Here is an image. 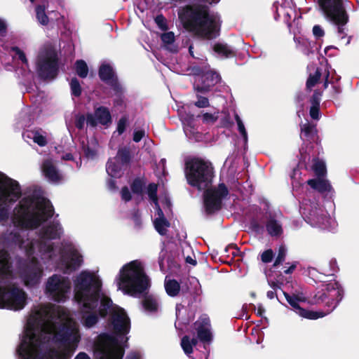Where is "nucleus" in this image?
<instances>
[{
    "label": "nucleus",
    "instance_id": "f257e3e1",
    "mask_svg": "<svg viewBox=\"0 0 359 359\" xmlns=\"http://www.w3.org/2000/svg\"><path fill=\"white\" fill-rule=\"evenodd\" d=\"M79 340L78 325L65 309L41 305L27 320L18 353L21 359H67Z\"/></svg>",
    "mask_w": 359,
    "mask_h": 359
},
{
    "label": "nucleus",
    "instance_id": "f03ea898",
    "mask_svg": "<svg viewBox=\"0 0 359 359\" xmlns=\"http://www.w3.org/2000/svg\"><path fill=\"white\" fill-rule=\"evenodd\" d=\"M75 299L81 306L83 323L90 327L97 321V313H111V334L99 335L95 345L97 359H122L123 345L130 328V321L123 309L113 306L111 299L101 291V280L93 272L83 271L75 282Z\"/></svg>",
    "mask_w": 359,
    "mask_h": 359
},
{
    "label": "nucleus",
    "instance_id": "7ed1b4c3",
    "mask_svg": "<svg viewBox=\"0 0 359 359\" xmlns=\"http://www.w3.org/2000/svg\"><path fill=\"white\" fill-rule=\"evenodd\" d=\"M178 18L189 32L205 39H212L219 34L215 18L208 6L201 4H187L179 8Z\"/></svg>",
    "mask_w": 359,
    "mask_h": 359
},
{
    "label": "nucleus",
    "instance_id": "20e7f679",
    "mask_svg": "<svg viewBox=\"0 0 359 359\" xmlns=\"http://www.w3.org/2000/svg\"><path fill=\"white\" fill-rule=\"evenodd\" d=\"M15 211L13 222L22 229H37L54 215L50 201L35 195L24 197Z\"/></svg>",
    "mask_w": 359,
    "mask_h": 359
},
{
    "label": "nucleus",
    "instance_id": "39448f33",
    "mask_svg": "<svg viewBox=\"0 0 359 359\" xmlns=\"http://www.w3.org/2000/svg\"><path fill=\"white\" fill-rule=\"evenodd\" d=\"M185 177L187 183L202 191L211 187L214 177V168L208 161L193 157L185 161Z\"/></svg>",
    "mask_w": 359,
    "mask_h": 359
},
{
    "label": "nucleus",
    "instance_id": "423d86ee",
    "mask_svg": "<svg viewBox=\"0 0 359 359\" xmlns=\"http://www.w3.org/2000/svg\"><path fill=\"white\" fill-rule=\"evenodd\" d=\"M116 282L119 290L133 297H139L151 285L149 277L143 271H121Z\"/></svg>",
    "mask_w": 359,
    "mask_h": 359
},
{
    "label": "nucleus",
    "instance_id": "0eeeda50",
    "mask_svg": "<svg viewBox=\"0 0 359 359\" xmlns=\"http://www.w3.org/2000/svg\"><path fill=\"white\" fill-rule=\"evenodd\" d=\"M331 285L332 289H330L328 287L327 294L325 295L330 299L327 303L329 304V306H332V309L327 311L326 312H323L321 311H313L305 310L300 307L299 305V302L304 301V299H302L294 296H290L287 293H284V295L287 302L294 308L297 314L305 318L316 320L319 318H323L327 313H330L337 306V305L339 304V302L341 300L343 297L344 291L342 288L336 282L332 283Z\"/></svg>",
    "mask_w": 359,
    "mask_h": 359
},
{
    "label": "nucleus",
    "instance_id": "6e6552de",
    "mask_svg": "<svg viewBox=\"0 0 359 359\" xmlns=\"http://www.w3.org/2000/svg\"><path fill=\"white\" fill-rule=\"evenodd\" d=\"M22 196L19 182L0 172V222L9 217L8 203L16 202Z\"/></svg>",
    "mask_w": 359,
    "mask_h": 359
},
{
    "label": "nucleus",
    "instance_id": "1a4fd4ad",
    "mask_svg": "<svg viewBox=\"0 0 359 359\" xmlns=\"http://www.w3.org/2000/svg\"><path fill=\"white\" fill-rule=\"evenodd\" d=\"M11 271H0V284L6 283L11 278ZM27 303V294L15 287H0V308L20 310Z\"/></svg>",
    "mask_w": 359,
    "mask_h": 359
},
{
    "label": "nucleus",
    "instance_id": "9d476101",
    "mask_svg": "<svg viewBox=\"0 0 359 359\" xmlns=\"http://www.w3.org/2000/svg\"><path fill=\"white\" fill-rule=\"evenodd\" d=\"M59 58L55 50L47 49L38 55L36 71L41 80L55 79L59 74Z\"/></svg>",
    "mask_w": 359,
    "mask_h": 359
},
{
    "label": "nucleus",
    "instance_id": "9b49d317",
    "mask_svg": "<svg viewBox=\"0 0 359 359\" xmlns=\"http://www.w3.org/2000/svg\"><path fill=\"white\" fill-rule=\"evenodd\" d=\"M203 193V204L205 212L211 215L220 210L222 206V200L229 195V189L224 183L218 184L217 188H206Z\"/></svg>",
    "mask_w": 359,
    "mask_h": 359
},
{
    "label": "nucleus",
    "instance_id": "f8f14e48",
    "mask_svg": "<svg viewBox=\"0 0 359 359\" xmlns=\"http://www.w3.org/2000/svg\"><path fill=\"white\" fill-rule=\"evenodd\" d=\"M318 4L330 20H335L339 23L346 20L348 14L343 0H318Z\"/></svg>",
    "mask_w": 359,
    "mask_h": 359
},
{
    "label": "nucleus",
    "instance_id": "ddd939ff",
    "mask_svg": "<svg viewBox=\"0 0 359 359\" xmlns=\"http://www.w3.org/2000/svg\"><path fill=\"white\" fill-rule=\"evenodd\" d=\"M69 283L65 278L54 275L48 278L46 286V294L55 301H64L69 290Z\"/></svg>",
    "mask_w": 359,
    "mask_h": 359
},
{
    "label": "nucleus",
    "instance_id": "4468645a",
    "mask_svg": "<svg viewBox=\"0 0 359 359\" xmlns=\"http://www.w3.org/2000/svg\"><path fill=\"white\" fill-rule=\"evenodd\" d=\"M100 79L109 86L116 94H122L123 88L113 67L108 63L102 64L98 69Z\"/></svg>",
    "mask_w": 359,
    "mask_h": 359
},
{
    "label": "nucleus",
    "instance_id": "2eb2a0df",
    "mask_svg": "<svg viewBox=\"0 0 359 359\" xmlns=\"http://www.w3.org/2000/svg\"><path fill=\"white\" fill-rule=\"evenodd\" d=\"M60 257L62 261L66 264L65 269H77L83 263L82 255L72 245H67L62 249Z\"/></svg>",
    "mask_w": 359,
    "mask_h": 359
},
{
    "label": "nucleus",
    "instance_id": "dca6fc26",
    "mask_svg": "<svg viewBox=\"0 0 359 359\" xmlns=\"http://www.w3.org/2000/svg\"><path fill=\"white\" fill-rule=\"evenodd\" d=\"M5 243L11 247H18L24 250L27 256H32L34 253V246L32 241L27 243L20 232L13 231L6 233L4 236Z\"/></svg>",
    "mask_w": 359,
    "mask_h": 359
},
{
    "label": "nucleus",
    "instance_id": "f3484780",
    "mask_svg": "<svg viewBox=\"0 0 359 359\" xmlns=\"http://www.w3.org/2000/svg\"><path fill=\"white\" fill-rule=\"evenodd\" d=\"M221 80L220 75L215 71H208L203 74L198 81L194 85L195 91L205 93L211 90Z\"/></svg>",
    "mask_w": 359,
    "mask_h": 359
},
{
    "label": "nucleus",
    "instance_id": "a211bd4d",
    "mask_svg": "<svg viewBox=\"0 0 359 359\" xmlns=\"http://www.w3.org/2000/svg\"><path fill=\"white\" fill-rule=\"evenodd\" d=\"M86 123L91 127H96L97 123L107 126L111 123V115L107 107L100 106L95 109L94 114H86Z\"/></svg>",
    "mask_w": 359,
    "mask_h": 359
},
{
    "label": "nucleus",
    "instance_id": "6ab92c4d",
    "mask_svg": "<svg viewBox=\"0 0 359 359\" xmlns=\"http://www.w3.org/2000/svg\"><path fill=\"white\" fill-rule=\"evenodd\" d=\"M62 233V229L58 222H52L43 226L39 231L40 238L42 240L60 239Z\"/></svg>",
    "mask_w": 359,
    "mask_h": 359
},
{
    "label": "nucleus",
    "instance_id": "aec40b11",
    "mask_svg": "<svg viewBox=\"0 0 359 359\" xmlns=\"http://www.w3.org/2000/svg\"><path fill=\"white\" fill-rule=\"evenodd\" d=\"M195 329L201 341H210L212 339L210 324L209 318L206 316H201L195 323Z\"/></svg>",
    "mask_w": 359,
    "mask_h": 359
},
{
    "label": "nucleus",
    "instance_id": "412c9836",
    "mask_svg": "<svg viewBox=\"0 0 359 359\" xmlns=\"http://www.w3.org/2000/svg\"><path fill=\"white\" fill-rule=\"evenodd\" d=\"M42 170L45 177L51 182H57L62 180V176L51 160L47 159L43 161Z\"/></svg>",
    "mask_w": 359,
    "mask_h": 359
},
{
    "label": "nucleus",
    "instance_id": "4be33fe9",
    "mask_svg": "<svg viewBox=\"0 0 359 359\" xmlns=\"http://www.w3.org/2000/svg\"><path fill=\"white\" fill-rule=\"evenodd\" d=\"M20 274L25 285L29 287L35 286L41 281V271H22Z\"/></svg>",
    "mask_w": 359,
    "mask_h": 359
},
{
    "label": "nucleus",
    "instance_id": "5701e85b",
    "mask_svg": "<svg viewBox=\"0 0 359 359\" xmlns=\"http://www.w3.org/2000/svg\"><path fill=\"white\" fill-rule=\"evenodd\" d=\"M307 184L314 190L319 193L329 192L332 189V186L329 181L323 178L311 179L307 181Z\"/></svg>",
    "mask_w": 359,
    "mask_h": 359
},
{
    "label": "nucleus",
    "instance_id": "b1692460",
    "mask_svg": "<svg viewBox=\"0 0 359 359\" xmlns=\"http://www.w3.org/2000/svg\"><path fill=\"white\" fill-rule=\"evenodd\" d=\"M266 229L272 237H280L283 233L282 225L274 218L268 219L266 223Z\"/></svg>",
    "mask_w": 359,
    "mask_h": 359
},
{
    "label": "nucleus",
    "instance_id": "393cba45",
    "mask_svg": "<svg viewBox=\"0 0 359 359\" xmlns=\"http://www.w3.org/2000/svg\"><path fill=\"white\" fill-rule=\"evenodd\" d=\"M214 51L218 55L229 58L233 57L236 55V51L230 48L227 44L217 43L213 47Z\"/></svg>",
    "mask_w": 359,
    "mask_h": 359
},
{
    "label": "nucleus",
    "instance_id": "a878e982",
    "mask_svg": "<svg viewBox=\"0 0 359 359\" xmlns=\"http://www.w3.org/2000/svg\"><path fill=\"white\" fill-rule=\"evenodd\" d=\"M312 170L317 177L323 178L327 174V169L325 162L319 158L313 159Z\"/></svg>",
    "mask_w": 359,
    "mask_h": 359
},
{
    "label": "nucleus",
    "instance_id": "bb28decb",
    "mask_svg": "<svg viewBox=\"0 0 359 359\" xmlns=\"http://www.w3.org/2000/svg\"><path fill=\"white\" fill-rule=\"evenodd\" d=\"M146 185V180L144 177H135L130 184L131 191L138 196H142Z\"/></svg>",
    "mask_w": 359,
    "mask_h": 359
},
{
    "label": "nucleus",
    "instance_id": "cd10ccee",
    "mask_svg": "<svg viewBox=\"0 0 359 359\" xmlns=\"http://www.w3.org/2000/svg\"><path fill=\"white\" fill-rule=\"evenodd\" d=\"M301 126V132L302 134V138L303 140H313L316 133V126L310 123L302 124Z\"/></svg>",
    "mask_w": 359,
    "mask_h": 359
},
{
    "label": "nucleus",
    "instance_id": "c85d7f7f",
    "mask_svg": "<svg viewBox=\"0 0 359 359\" xmlns=\"http://www.w3.org/2000/svg\"><path fill=\"white\" fill-rule=\"evenodd\" d=\"M154 225L156 231L161 236L167 233V229L170 227V223L165 217L156 218L154 221Z\"/></svg>",
    "mask_w": 359,
    "mask_h": 359
},
{
    "label": "nucleus",
    "instance_id": "c756f323",
    "mask_svg": "<svg viewBox=\"0 0 359 359\" xmlns=\"http://www.w3.org/2000/svg\"><path fill=\"white\" fill-rule=\"evenodd\" d=\"M322 76V69L320 67H316V71L313 74H310L306 83V88L308 90L311 89L320 81Z\"/></svg>",
    "mask_w": 359,
    "mask_h": 359
},
{
    "label": "nucleus",
    "instance_id": "7c9ffc66",
    "mask_svg": "<svg viewBox=\"0 0 359 359\" xmlns=\"http://www.w3.org/2000/svg\"><path fill=\"white\" fill-rule=\"evenodd\" d=\"M165 289L168 295L174 297L180 291V285L176 280L166 277L165 280Z\"/></svg>",
    "mask_w": 359,
    "mask_h": 359
},
{
    "label": "nucleus",
    "instance_id": "2f4dec72",
    "mask_svg": "<svg viewBox=\"0 0 359 359\" xmlns=\"http://www.w3.org/2000/svg\"><path fill=\"white\" fill-rule=\"evenodd\" d=\"M197 339L192 338L191 339L188 336H184L181 340V347L187 355H189L193 352V346L197 344Z\"/></svg>",
    "mask_w": 359,
    "mask_h": 359
},
{
    "label": "nucleus",
    "instance_id": "473e14b6",
    "mask_svg": "<svg viewBox=\"0 0 359 359\" xmlns=\"http://www.w3.org/2000/svg\"><path fill=\"white\" fill-rule=\"evenodd\" d=\"M116 157L122 165L129 164L132 158L130 148L128 147H123L118 149Z\"/></svg>",
    "mask_w": 359,
    "mask_h": 359
},
{
    "label": "nucleus",
    "instance_id": "72a5a7b5",
    "mask_svg": "<svg viewBox=\"0 0 359 359\" xmlns=\"http://www.w3.org/2000/svg\"><path fill=\"white\" fill-rule=\"evenodd\" d=\"M46 5H37L35 8L36 18L39 22L42 25H47L49 22V18L46 13Z\"/></svg>",
    "mask_w": 359,
    "mask_h": 359
},
{
    "label": "nucleus",
    "instance_id": "f704fd0d",
    "mask_svg": "<svg viewBox=\"0 0 359 359\" xmlns=\"http://www.w3.org/2000/svg\"><path fill=\"white\" fill-rule=\"evenodd\" d=\"M74 69L76 74L82 79L86 78L88 74V67L83 60H78L74 63Z\"/></svg>",
    "mask_w": 359,
    "mask_h": 359
},
{
    "label": "nucleus",
    "instance_id": "c9c22d12",
    "mask_svg": "<svg viewBox=\"0 0 359 359\" xmlns=\"http://www.w3.org/2000/svg\"><path fill=\"white\" fill-rule=\"evenodd\" d=\"M11 257L8 251L0 250V269H12Z\"/></svg>",
    "mask_w": 359,
    "mask_h": 359
},
{
    "label": "nucleus",
    "instance_id": "e433bc0d",
    "mask_svg": "<svg viewBox=\"0 0 359 359\" xmlns=\"http://www.w3.org/2000/svg\"><path fill=\"white\" fill-rule=\"evenodd\" d=\"M106 171L111 177H120L121 168L118 164L113 161H108L106 165Z\"/></svg>",
    "mask_w": 359,
    "mask_h": 359
},
{
    "label": "nucleus",
    "instance_id": "4c0bfd02",
    "mask_svg": "<svg viewBox=\"0 0 359 359\" xmlns=\"http://www.w3.org/2000/svg\"><path fill=\"white\" fill-rule=\"evenodd\" d=\"M158 184L151 182L149 183L147 188V192L149 199L154 203L155 205H158V198L157 195Z\"/></svg>",
    "mask_w": 359,
    "mask_h": 359
},
{
    "label": "nucleus",
    "instance_id": "58836bf2",
    "mask_svg": "<svg viewBox=\"0 0 359 359\" xmlns=\"http://www.w3.org/2000/svg\"><path fill=\"white\" fill-rule=\"evenodd\" d=\"M70 89L72 95L79 97L81 95L82 88L77 78L74 77L70 81Z\"/></svg>",
    "mask_w": 359,
    "mask_h": 359
},
{
    "label": "nucleus",
    "instance_id": "ea45409f",
    "mask_svg": "<svg viewBox=\"0 0 359 359\" xmlns=\"http://www.w3.org/2000/svg\"><path fill=\"white\" fill-rule=\"evenodd\" d=\"M158 305L157 300L151 296L146 297L143 302L144 309L149 311H156L158 308Z\"/></svg>",
    "mask_w": 359,
    "mask_h": 359
},
{
    "label": "nucleus",
    "instance_id": "a19ab883",
    "mask_svg": "<svg viewBox=\"0 0 359 359\" xmlns=\"http://www.w3.org/2000/svg\"><path fill=\"white\" fill-rule=\"evenodd\" d=\"M287 249L284 245H281L278 248V255L273 263V266L276 267L281 264L285 259Z\"/></svg>",
    "mask_w": 359,
    "mask_h": 359
},
{
    "label": "nucleus",
    "instance_id": "79ce46f5",
    "mask_svg": "<svg viewBox=\"0 0 359 359\" xmlns=\"http://www.w3.org/2000/svg\"><path fill=\"white\" fill-rule=\"evenodd\" d=\"M32 133L33 135L32 140L34 143L40 147H45L47 144L48 142L46 136L41 134L39 130H33Z\"/></svg>",
    "mask_w": 359,
    "mask_h": 359
},
{
    "label": "nucleus",
    "instance_id": "37998d69",
    "mask_svg": "<svg viewBox=\"0 0 359 359\" xmlns=\"http://www.w3.org/2000/svg\"><path fill=\"white\" fill-rule=\"evenodd\" d=\"M180 257L168 256L167 258L168 269H180L182 264L180 263Z\"/></svg>",
    "mask_w": 359,
    "mask_h": 359
},
{
    "label": "nucleus",
    "instance_id": "c03bdc74",
    "mask_svg": "<svg viewBox=\"0 0 359 359\" xmlns=\"http://www.w3.org/2000/svg\"><path fill=\"white\" fill-rule=\"evenodd\" d=\"M128 125V117L126 115L122 116L117 123L116 130L118 135H122L126 130Z\"/></svg>",
    "mask_w": 359,
    "mask_h": 359
},
{
    "label": "nucleus",
    "instance_id": "a18cd8bd",
    "mask_svg": "<svg viewBox=\"0 0 359 359\" xmlns=\"http://www.w3.org/2000/svg\"><path fill=\"white\" fill-rule=\"evenodd\" d=\"M144 268L142 262L135 259L124 264L120 269H144Z\"/></svg>",
    "mask_w": 359,
    "mask_h": 359
},
{
    "label": "nucleus",
    "instance_id": "49530a36",
    "mask_svg": "<svg viewBox=\"0 0 359 359\" xmlns=\"http://www.w3.org/2000/svg\"><path fill=\"white\" fill-rule=\"evenodd\" d=\"M313 276L316 281L320 283L331 282L334 280L333 275H325L319 271H316V273Z\"/></svg>",
    "mask_w": 359,
    "mask_h": 359
},
{
    "label": "nucleus",
    "instance_id": "de8ad7c7",
    "mask_svg": "<svg viewBox=\"0 0 359 359\" xmlns=\"http://www.w3.org/2000/svg\"><path fill=\"white\" fill-rule=\"evenodd\" d=\"M323 92L320 90H315L310 98L311 106L320 107Z\"/></svg>",
    "mask_w": 359,
    "mask_h": 359
},
{
    "label": "nucleus",
    "instance_id": "09e8293b",
    "mask_svg": "<svg viewBox=\"0 0 359 359\" xmlns=\"http://www.w3.org/2000/svg\"><path fill=\"white\" fill-rule=\"evenodd\" d=\"M260 257L262 262L270 263L274 257L273 251L271 249L266 250L260 255Z\"/></svg>",
    "mask_w": 359,
    "mask_h": 359
},
{
    "label": "nucleus",
    "instance_id": "8fccbe9b",
    "mask_svg": "<svg viewBox=\"0 0 359 359\" xmlns=\"http://www.w3.org/2000/svg\"><path fill=\"white\" fill-rule=\"evenodd\" d=\"M161 39L163 43L170 45L175 41V35L172 32H168L162 34Z\"/></svg>",
    "mask_w": 359,
    "mask_h": 359
},
{
    "label": "nucleus",
    "instance_id": "3c124183",
    "mask_svg": "<svg viewBox=\"0 0 359 359\" xmlns=\"http://www.w3.org/2000/svg\"><path fill=\"white\" fill-rule=\"evenodd\" d=\"M198 100L194 102V105L198 108H205L210 106L209 100L207 97L196 95Z\"/></svg>",
    "mask_w": 359,
    "mask_h": 359
},
{
    "label": "nucleus",
    "instance_id": "603ef678",
    "mask_svg": "<svg viewBox=\"0 0 359 359\" xmlns=\"http://www.w3.org/2000/svg\"><path fill=\"white\" fill-rule=\"evenodd\" d=\"M155 22L161 30L166 31L168 29L166 19L162 14L158 15L155 18Z\"/></svg>",
    "mask_w": 359,
    "mask_h": 359
},
{
    "label": "nucleus",
    "instance_id": "864d4df0",
    "mask_svg": "<svg viewBox=\"0 0 359 359\" xmlns=\"http://www.w3.org/2000/svg\"><path fill=\"white\" fill-rule=\"evenodd\" d=\"M12 50L15 53V55L18 57V59L23 63L27 65L28 63V60L26 57L25 53L18 46H14L12 48Z\"/></svg>",
    "mask_w": 359,
    "mask_h": 359
},
{
    "label": "nucleus",
    "instance_id": "5fc2aeb1",
    "mask_svg": "<svg viewBox=\"0 0 359 359\" xmlns=\"http://www.w3.org/2000/svg\"><path fill=\"white\" fill-rule=\"evenodd\" d=\"M121 196L122 200L125 202H129L132 200V194L127 186L122 187L121 190Z\"/></svg>",
    "mask_w": 359,
    "mask_h": 359
},
{
    "label": "nucleus",
    "instance_id": "6e6d98bb",
    "mask_svg": "<svg viewBox=\"0 0 359 359\" xmlns=\"http://www.w3.org/2000/svg\"><path fill=\"white\" fill-rule=\"evenodd\" d=\"M84 156L88 158H94L97 154L96 151L90 148L88 144L83 146Z\"/></svg>",
    "mask_w": 359,
    "mask_h": 359
},
{
    "label": "nucleus",
    "instance_id": "4d7b16f0",
    "mask_svg": "<svg viewBox=\"0 0 359 359\" xmlns=\"http://www.w3.org/2000/svg\"><path fill=\"white\" fill-rule=\"evenodd\" d=\"M183 259H184V262L187 267L190 268V267L196 266L197 264V261L194 256L191 257V256L188 255V256L185 257L183 255Z\"/></svg>",
    "mask_w": 359,
    "mask_h": 359
},
{
    "label": "nucleus",
    "instance_id": "13d9d810",
    "mask_svg": "<svg viewBox=\"0 0 359 359\" xmlns=\"http://www.w3.org/2000/svg\"><path fill=\"white\" fill-rule=\"evenodd\" d=\"M309 114L312 119L318 120L320 116V107L311 106Z\"/></svg>",
    "mask_w": 359,
    "mask_h": 359
},
{
    "label": "nucleus",
    "instance_id": "bf43d9fd",
    "mask_svg": "<svg viewBox=\"0 0 359 359\" xmlns=\"http://www.w3.org/2000/svg\"><path fill=\"white\" fill-rule=\"evenodd\" d=\"M348 20H349V16L348 15H347V19L345 22H337V21L335 20H331L334 25H336L337 26V32L340 34V35H344L345 34V32H344V26L348 22Z\"/></svg>",
    "mask_w": 359,
    "mask_h": 359
},
{
    "label": "nucleus",
    "instance_id": "052dcab7",
    "mask_svg": "<svg viewBox=\"0 0 359 359\" xmlns=\"http://www.w3.org/2000/svg\"><path fill=\"white\" fill-rule=\"evenodd\" d=\"M202 117L204 123H214L217 120V116L210 113L203 114Z\"/></svg>",
    "mask_w": 359,
    "mask_h": 359
},
{
    "label": "nucleus",
    "instance_id": "680f3d73",
    "mask_svg": "<svg viewBox=\"0 0 359 359\" xmlns=\"http://www.w3.org/2000/svg\"><path fill=\"white\" fill-rule=\"evenodd\" d=\"M132 217L135 227L137 229H140L142 226V219L139 210L135 211L133 214Z\"/></svg>",
    "mask_w": 359,
    "mask_h": 359
},
{
    "label": "nucleus",
    "instance_id": "e2e57ef3",
    "mask_svg": "<svg viewBox=\"0 0 359 359\" xmlns=\"http://www.w3.org/2000/svg\"><path fill=\"white\" fill-rule=\"evenodd\" d=\"M86 121V116L80 115L79 116L75 121V126L79 130H82L84 128L85 122Z\"/></svg>",
    "mask_w": 359,
    "mask_h": 359
},
{
    "label": "nucleus",
    "instance_id": "0e129e2a",
    "mask_svg": "<svg viewBox=\"0 0 359 359\" xmlns=\"http://www.w3.org/2000/svg\"><path fill=\"white\" fill-rule=\"evenodd\" d=\"M313 34L316 39H319L325 35V32L320 25H316L313 27Z\"/></svg>",
    "mask_w": 359,
    "mask_h": 359
},
{
    "label": "nucleus",
    "instance_id": "69168bd1",
    "mask_svg": "<svg viewBox=\"0 0 359 359\" xmlns=\"http://www.w3.org/2000/svg\"><path fill=\"white\" fill-rule=\"evenodd\" d=\"M250 227L252 230L257 233H261L264 231V226L259 224L256 220L251 221Z\"/></svg>",
    "mask_w": 359,
    "mask_h": 359
},
{
    "label": "nucleus",
    "instance_id": "338daca9",
    "mask_svg": "<svg viewBox=\"0 0 359 359\" xmlns=\"http://www.w3.org/2000/svg\"><path fill=\"white\" fill-rule=\"evenodd\" d=\"M145 135L144 130H135L133 133V140L135 142H139Z\"/></svg>",
    "mask_w": 359,
    "mask_h": 359
},
{
    "label": "nucleus",
    "instance_id": "774afa93",
    "mask_svg": "<svg viewBox=\"0 0 359 359\" xmlns=\"http://www.w3.org/2000/svg\"><path fill=\"white\" fill-rule=\"evenodd\" d=\"M106 184L107 189L110 191H114L118 189L116 180L112 178H108L107 180Z\"/></svg>",
    "mask_w": 359,
    "mask_h": 359
}]
</instances>
